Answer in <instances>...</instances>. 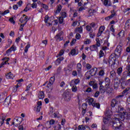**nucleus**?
Wrapping results in <instances>:
<instances>
[{
    "label": "nucleus",
    "instance_id": "nucleus-48",
    "mask_svg": "<svg viewBox=\"0 0 130 130\" xmlns=\"http://www.w3.org/2000/svg\"><path fill=\"white\" fill-rule=\"evenodd\" d=\"M59 24H62V23H63V17H59Z\"/></svg>",
    "mask_w": 130,
    "mask_h": 130
},
{
    "label": "nucleus",
    "instance_id": "nucleus-10",
    "mask_svg": "<svg viewBox=\"0 0 130 130\" xmlns=\"http://www.w3.org/2000/svg\"><path fill=\"white\" fill-rule=\"evenodd\" d=\"M54 81H55V77L54 76L51 77L50 79L49 83L47 85V88H50L52 85H53V83H54Z\"/></svg>",
    "mask_w": 130,
    "mask_h": 130
},
{
    "label": "nucleus",
    "instance_id": "nucleus-26",
    "mask_svg": "<svg viewBox=\"0 0 130 130\" xmlns=\"http://www.w3.org/2000/svg\"><path fill=\"white\" fill-rule=\"evenodd\" d=\"M114 118L113 119H118L119 121H120V118H121V120H123L121 119V116H122V115H119V114H116L114 115Z\"/></svg>",
    "mask_w": 130,
    "mask_h": 130
},
{
    "label": "nucleus",
    "instance_id": "nucleus-31",
    "mask_svg": "<svg viewBox=\"0 0 130 130\" xmlns=\"http://www.w3.org/2000/svg\"><path fill=\"white\" fill-rule=\"evenodd\" d=\"M99 90L101 93H104L105 92H106V89H105L104 86H100Z\"/></svg>",
    "mask_w": 130,
    "mask_h": 130
},
{
    "label": "nucleus",
    "instance_id": "nucleus-50",
    "mask_svg": "<svg viewBox=\"0 0 130 130\" xmlns=\"http://www.w3.org/2000/svg\"><path fill=\"white\" fill-rule=\"evenodd\" d=\"M99 95H100V92L97 91H96V92L94 93V97L95 98H98V96H99Z\"/></svg>",
    "mask_w": 130,
    "mask_h": 130
},
{
    "label": "nucleus",
    "instance_id": "nucleus-23",
    "mask_svg": "<svg viewBox=\"0 0 130 130\" xmlns=\"http://www.w3.org/2000/svg\"><path fill=\"white\" fill-rule=\"evenodd\" d=\"M20 86H21V83H18L17 84V85L13 87V91L14 92V93H16V92H17V91L18 90V88H19V87H20Z\"/></svg>",
    "mask_w": 130,
    "mask_h": 130
},
{
    "label": "nucleus",
    "instance_id": "nucleus-13",
    "mask_svg": "<svg viewBox=\"0 0 130 130\" xmlns=\"http://www.w3.org/2000/svg\"><path fill=\"white\" fill-rule=\"evenodd\" d=\"M104 30H105V27L104 26H101L99 29V32L98 33L97 37H99L101 36V34L103 33Z\"/></svg>",
    "mask_w": 130,
    "mask_h": 130
},
{
    "label": "nucleus",
    "instance_id": "nucleus-36",
    "mask_svg": "<svg viewBox=\"0 0 130 130\" xmlns=\"http://www.w3.org/2000/svg\"><path fill=\"white\" fill-rule=\"evenodd\" d=\"M93 107H96V108H100V104L99 103L92 104Z\"/></svg>",
    "mask_w": 130,
    "mask_h": 130
},
{
    "label": "nucleus",
    "instance_id": "nucleus-35",
    "mask_svg": "<svg viewBox=\"0 0 130 130\" xmlns=\"http://www.w3.org/2000/svg\"><path fill=\"white\" fill-rule=\"evenodd\" d=\"M118 87H119V83L117 81H115L114 83V89H118Z\"/></svg>",
    "mask_w": 130,
    "mask_h": 130
},
{
    "label": "nucleus",
    "instance_id": "nucleus-47",
    "mask_svg": "<svg viewBox=\"0 0 130 130\" xmlns=\"http://www.w3.org/2000/svg\"><path fill=\"white\" fill-rule=\"evenodd\" d=\"M61 17L62 18H66V17H67V13H66V12H62L61 13Z\"/></svg>",
    "mask_w": 130,
    "mask_h": 130
},
{
    "label": "nucleus",
    "instance_id": "nucleus-55",
    "mask_svg": "<svg viewBox=\"0 0 130 130\" xmlns=\"http://www.w3.org/2000/svg\"><path fill=\"white\" fill-rule=\"evenodd\" d=\"M31 7L32 8V9H35V8H37V4L34 3L31 5Z\"/></svg>",
    "mask_w": 130,
    "mask_h": 130
},
{
    "label": "nucleus",
    "instance_id": "nucleus-22",
    "mask_svg": "<svg viewBox=\"0 0 130 130\" xmlns=\"http://www.w3.org/2000/svg\"><path fill=\"white\" fill-rule=\"evenodd\" d=\"M89 48L91 51H95V50H98V47L96 45H93L92 46H90Z\"/></svg>",
    "mask_w": 130,
    "mask_h": 130
},
{
    "label": "nucleus",
    "instance_id": "nucleus-32",
    "mask_svg": "<svg viewBox=\"0 0 130 130\" xmlns=\"http://www.w3.org/2000/svg\"><path fill=\"white\" fill-rule=\"evenodd\" d=\"M4 104L6 105V106H9L10 105V100L8 99V98L5 100Z\"/></svg>",
    "mask_w": 130,
    "mask_h": 130
},
{
    "label": "nucleus",
    "instance_id": "nucleus-54",
    "mask_svg": "<svg viewBox=\"0 0 130 130\" xmlns=\"http://www.w3.org/2000/svg\"><path fill=\"white\" fill-rule=\"evenodd\" d=\"M83 130H90V127L87 125L84 126V127L82 128Z\"/></svg>",
    "mask_w": 130,
    "mask_h": 130
},
{
    "label": "nucleus",
    "instance_id": "nucleus-34",
    "mask_svg": "<svg viewBox=\"0 0 130 130\" xmlns=\"http://www.w3.org/2000/svg\"><path fill=\"white\" fill-rule=\"evenodd\" d=\"M88 102L89 105L93 106V104L94 103V99L90 98V99L88 100Z\"/></svg>",
    "mask_w": 130,
    "mask_h": 130
},
{
    "label": "nucleus",
    "instance_id": "nucleus-11",
    "mask_svg": "<svg viewBox=\"0 0 130 130\" xmlns=\"http://www.w3.org/2000/svg\"><path fill=\"white\" fill-rule=\"evenodd\" d=\"M105 88L106 89H109L110 88V79L108 77H107L105 79Z\"/></svg>",
    "mask_w": 130,
    "mask_h": 130
},
{
    "label": "nucleus",
    "instance_id": "nucleus-44",
    "mask_svg": "<svg viewBox=\"0 0 130 130\" xmlns=\"http://www.w3.org/2000/svg\"><path fill=\"white\" fill-rule=\"evenodd\" d=\"M103 63L105 64H107V63H109V60L107 58H104L103 59Z\"/></svg>",
    "mask_w": 130,
    "mask_h": 130
},
{
    "label": "nucleus",
    "instance_id": "nucleus-53",
    "mask_svg": "<svg viewBox=\"0 0 130 130\" xmlns=\"http://www.w3.org/2000/svg\"><path fill=\"white\" fill-rule=\"evenodd\" d=\"M65 73L67 75H70L71 74V70L69 69H65Z\"/></svg>",
    "mask_w": 130,
    "mask_h": 130
},
{
    "label": "nucleus",
    "instance_id": "nucleus-37",
    "mask_svg": "<svg viewBox=\"0 0 130 130\" xmlns=\"http://www.w3.org/2000/svg\"><path fill=\"white\" fill-rule=\"evenodd\" d=\"M30 44H29V43H27V45L26 46L25 49H24V52L27 53L28 52V49H29V48L30 47Z\"/></svg>",
    "mask_w": 130,
    "mask_h": 130
},
{
    "label": "nucleus",
    "instance_id": "nucleus-12",
    "mask_svg": "<svg viewBox=\"0 0 130 130\" xmlns=\"http://www.w3.org/2000/svg\"><path fill=\"white\" fill-rule=\"evenodd\" d=\"M130 79L127 80V81H123L121 83V89H125L126 86L128 85V82H129Z\"/></svg>",
    "mask_w": 130,
    "mask_h": 130
},
{
    "label": "nucleus",
    "instance_id": "nucleus-46",
    "mask_svg": "<svg viewBox=\"0 0 130 130\" xmlns=\"http://www.w3.org/2000/svg\"><path fill=\"white\" fill-rule=\"evenodd\" d=\"M104 70H101L99 73V76H101V77H103V76H104Z\"/></svg>",
    "mask_w": 130,
    "mask_h": 130
},
{
    "label": "nucleus",
    "instance_id": "nucleus-25",
    "mask_svg": "<svg viewBox=\"0 0 130 130\" xmlns=\"http://www.w3.org/2000/svg\"><path fill=\"white\" fill-rule=\"evenodd\" d=\"M104 6H108V7H111L112 4L111 2L108 1V0H105L104 1Z\"/></svg>",
    "mask_w": 130,
    "mask_h": 130
},
{
    "label": "nucleus",
    "instance_id": "nucleus-4",
    "mask_svg": "<svg viewBox=\"0 0 130 130\" xmlns=\"http://www.w3.org/2000/svg\"><path fill=\"white\" fill-rule=\"evenodd\" d=\"M122 113L123 115H122L121 117V118L122 120H124V119H130V108H127L125 112L123 111Z\"/></svg>",
    "mask_w": 130,
    "mask_h": 130
},
{
    "label": "nucleus",
    "instance_id": "nucleus-57",
    "mask_svg": "<svg viewBox=\"0 0 130 130\" xmlns=\"http://www.w3.org/2000/svg\"><path fill=\"white\" fill-rule=\"evenodd\" d=\"M86 92H87V93H90V92H92V88H91V87L87 88Z\"/></svg>",
    "mask_w": 130,
    "mask_h": 130
},
{
    "label": "nucleus",
    "instance_id": "nucleus-58",
    "mask_svg": "<svg viewBox=\"0 0 130 130\" xmlns=\"http://www.w3.org/2000/svg\"><path fill=\"white\" fill-rule=\"evenodd\" d=\"M49 123L50 125L54 124V123H55V121H54V120H53V119H51L50 120Z\"/></svg>",
    "mask_w": 130,
    "mask_h": 130
},
{
    "label": "nucleus",
    "instance_id": "nucleus-17",
    "mask_svg": "<svg viewBox=\"0 0 130 130\" xmlns=\"http://www.w3.org/2000/svg\"><path fill=\"white\" fill-rule=\"evenodd\" d=\"M61 35H62V32H59L55 37V39H56V40H59V41H61L63 39V38L61 37Z\"/></svg>",
    "mask_w": 130,
    "mask_h": 130
},
{
    "label": "nucleus",
    "instance_id": "nucleus-62",
    "mask_svg": "<svg viewBox=\"0 0 130 130\" xmlns=\"http://www.w3.org/2000/svg\"><path fill=\"white\" fill-rule=\"evenodd\" d=\"M84 10H85V7L83 6L80 7V8L79 9V12H82Z\"/></svg>",
    "mask_w": 130,
    "mask_h": 130
},
{
    "label": "nucleus",
    "instance_id": "nucleus-52",
    "mask_svg": "<svg viewBox=\"0 0 130 130\" xmlns=\"http://www.w3.org/2000/svg\"><path fill=\"white\" fill-rule=\"evenodd\" d=\"M91 29H92V27H91V26L90 25L86 26V30L88 31V32H90V31H91Z\"/></svg>",
    "mask_w": 130,
    "mask_h": 130
},
{
    "label": "nucleus",
    "instance_id": "nucleus-63",
    "mask_svg": "<svg viewBox=\"0 0 130 130\" xmlns=\"http://www.w3.org/2000/svg\"><path fill=\"white\" fill-rule=\"evenodd\" d=\"M76 41H77V40L73 39L71 43V45H73L74 43H76Z\"/></svg>",
    "mask_w": 130,
    "mask_h": 130
},
{
    "label": "nucleus",
    "instance_id": "nucleus-3",
    "mask_svg": "<svg viewBox=\"0 0 130 130\" xmlns=\"http://www.w3.org/2000/svg\"><path fill=\"white\" fill-rule=\"evenodd\" d=\"M63 98L65 101H71L72 99V96H71V92L70 91V89H67L63 93Z\"/></svg>",
    "mask_w": 130,
    "mask_h": 130
},
{
    "label": "nucleus",
    "instance_id": "nucleus-8",
    "mask_svg": "<svg viewBox=\"0 0 130 130\" xmlns=\"http://www.w3.org/2000/svg\"><path fill=\"white\" fill-rule=\"evenodd\" d=\"M114 107V109H115V110H114V112H117V113H122V112L123 111V108H122L121 106H119V105H117Z\"/></svg>",
    "mask_w": 130,
    "mask_h": 130
},
{
    "label": "nucleus",
    "instance_id": "nucleus-43",
    "mask_svg": "<svg viewBox=\"0 0 130 130\" xmlns=\"http://www.w3.org/2000/svg\"><path fill=\"white\" fill-rule=\"evenodd\" d=\"M95 40L96 41V44L95 45H96V46L98 47H100L101 44L100 43V40H99V39L97 38Z\"/></svg>",
    "mask_w": 130,
    "mask_h": 130
},
{
    "label": "nucleus",
    "instance_id": "nucleus-40",
    "mask_svg": "<svg viewBox=\"0 0 130 130\" xmlns=\"http://www.w3.org/2000/svg\"><path fill=\"white\" fill-rule=\"evenodd\" d=\"M116 15V14H115L112 13V14L110 16L107 17H106L105 20H109V19H111V18H113V17H114V16H115Z\"/></svg>",
    "mask_w": 130,
    "mask_h": 130
},
{
    "label": "nucleus",
    "instance_id": "nucleus-2",
    "mask_svg": "<svg viewBox=\"0 0 130 130\" xmlns=\"http://www.w3.org/2000/svg\"><path fill=\"white\" fill-rule=\"evenodd\" d=\"M123 95L120 94L117 96L115 99H113L111 101V106H112V109H114V107L117 105H119L120 104V101L121 100Z\"/></svg>",
    "mask_w": 130,
    "mask_h": 130
},
{
    "label": "nucleus",
    "instance_id": "nucleus-7",
    "mask_svg": "<svg viewBox=\"0 0 130 130\" xmlns=\"http://www.w3.org/2000/svg\"><path fill=\"white\" fill-rule=\"evenodd\" d=\"M22 120H23V119L21 118V117H16L14 118V121L15 122V126H18V125L21 124V123L22 122Z\"/></svg>",
    "mask_w": 130,
    "mask_h": 130
},
{
    "label": "nucleus",
    "instance_id": "nucleus-42",
    "mask_svg": "<svg viewBox=\"0 0 130 130\" xmlns=\"http://www.w3.org/2000/svg\"><path fill=\"white\" fill-rule=\"evenodd\" d=\"M99 56L100 58H101V57H103L104 56V52L103 50H100L99 53Z\"/></svg>",
    "mask_w": 130,
    "mask_h": 130
},
{
    "label": "nucleus",
    "instance_id": "nucleus-16",
    "mask_svg": "<svg viewBox=\"0 0 130 130\" xmlns=\"http://www.w3.org/2000/svg\"><path fill=\"white\" fill-rule=\"evenodd\" d=\"M6 120V116L3 114L0 116V126H2L5 123V120Z\"/></svg>",
    "mask_w": 130,
    "mask_h": 130
},
{
    "label": "nucleus",
    "instance_id": "nucleus-9",
    "mask_svg": "<svg viewBox=\"0 0 130 130\" xmlns=\"http://www.w3.org/2000/svg\"><path fill=\"white\" fill-rule=\"evenodd\" d=\"M110 78L112 80H118V78L116 76V72L114 71H112L110 73Z\"/></svg>",
    "mask_w": 130,
    "mask_h": 130
},
{
    "label": "nucleus",
    "instance_id": "nucleus-61",
    "mask_svg": "<svg viewBox=\"0 0 130 130\" xmlns=\"http://www.w3.org/2000/svg\"><path fill=\"white\" fill-rule=\"evenodd\" d=\"M62 8V7H61V5H59L57 6V10H58V11H59L60 12L61 11Z\"/></svg>",
    "mask_w": 130,
    "mask_h": 130
},
{
    "label": "nucleus",
    "instance_id": "nucleus-38",
    "mask_svg": "<svg viewBox=\"0 0 130 130\" xmlns=\"http://www.w3.org/2000/svg\"><path fill=\"white\" fill-rule=\"evenodd\" d=\"M71 53L72 55H76V54H78L77 53V50L75 49H73L71 50Z\"/></svg>",
    "mask_w": 130,
    "mask_h": 130
},
{
    "label": "nucleus",
    "instance_id": "nucleus-15",
    "mask_svg": "<svg viewBox=\"0 0 130 130\" xmlns=\"http://www.w3.org/2000/svg\"><path fill=\"white\" fill-rule=\"evenodd\" d=\"M128 77V75L127 74V71H124L122 75L121 78V81H124L126 79V78Z\"/></svg>",
    "mask_w": 130,
    "mask_h": 130
},
{
    "label": "nucleus",
    "instance_id": "nucleus-45",
    "mask_svg": "<svg viewBox=\"0 0 130 130\" xmlns=\"http://www.w3.org/2000/svg\"><path fill=\"white\" fill-rule=\"evenodd\" d=\"M129 87H127L122 91V94L123 95L124 94H125V93H127L128 91H129Z\"/></svg>",
    "mask_w": 130,
    "mask_h": 130
},
{
    "label": "nucleus",
    "instance_id": "nucleus-14",
    "mask_svg": "<svg viewBox=\"0 0 130 130\" xmlns=\"http://www.w3.org/2000/svg\"><path fill=\"white\" fill-rule=\"evenodd\" d=\"M3 60H5V61L2 62V63L0 64V69L3 68L5 64H7L8 61L10 60V58L5 57L3 58Z\"/></svg>",
    "mask_w": 130,
    "mask_h": 130
},
{
    "label": "nucleus",
    "instance_id": "nucleus-19",
    "mask_svg": "<svg viewBox=\"0 0 130 130\" xmlns=\"http://www.w3.org/2000/svg\"><path fill=\"white\" fill-rule=\"evenodd\" d=\"M79 83H80V80L77 79H75V80H72L70 85V86H74V85L76 86V85H78Z\"/></svg>",
    "mask_w": 130,
    "mask_h": 130
},
{
    "label": "nucleus",
    "instance_id": "nucleus-18",
    "mask_svg": "<svg viewBox=\"0 0 130 130\" xmlns=\"http://www.w3.org/2000/svg\"><path fill=\"white\" fill-rule=\"evenodd\" d=\"M12 51H16V47H15V45H13L10 49L6 51V53L7 54H10Z\"/></svg>",
    "mask_w": 130,
    "mask_h": 130
},
{
    "label": "nucleus",
    "instance_id": "nucleus-59",
    "mask_svg": "<svg viewBox=\"0 0 130 130\" xmlns=\"http://www.w3.org/2000/svg\"><path fill=\"white\" fill-rule=\"evenodd\" d=\"M72 75H73V76H74V77H76V76H78V73H77V71H74L72 72Z\"/></svg>",
    "mask_w": 130,
    "mask_h": 130
},
{
    "label": "nucleus",
    "instance_id": "nucleus-60",
    "mask_svg": "<svg viewBox=\"0 0 130 130\" xmlns=\"http://www.w3.org/2000/svg\"><path fill=\"white\" fill-rule=\"evenodd\" d=\"M83 127H85V126H84L83 125H80L78 126V129L82 130L83 129Z\"/></svg>",
    "mask_w": 130,
    "mask_h": 130
},
{
    "label": "nucleus",
    "instance_id": "nucleus-5",
    "mask_svg": "<svg viewBox=\"0 0 130 130\" xmlns=\"http://www.w3.org/2000/svg\"><path fill=\"white\" fill-rule=\"evenodd\" d=\"M115 60H116V56L114 53H113L109 57V66H113V64H115Z\"/></svg>",
    "mask_w": 130,
    "mask_h": 130
},
{
    "label": "nucleus",
    "instance_id": "nucleus-21",
    "mask_svg": "<svg viewBox=\"0 0 130 130\" xmlns=\"http://www.w3.org/2000/svg\"><path fill=\"white\" fill-rule=\"evenodd\" d=\"M130 27V19H128L125 23V30H127L129 29Z\"/></svg>",
    "mask_w": 130,
    "mask_h": 130
},
{
    "label": "nucleus",
    "instance_id": "nucleus-20",
    "mask_svg": "<svg viewBox=\"0 0 130 130\" xmlns=\"http://www.w3.org/2000/svg\"><path fill=\"white\" fill-rule=\"evenodd\" d=\"M110 117H104L103 118V122L105 124H107V123H110Z\"/></svg>",
    "mask_w": 130,
    "mask_h": 130
},
{
    "label": "nucleus",
    "instance_id": "nucleus-27",
    "mask_svg": "<svg viewBox=\"0 0 130 130\" xmlns=\"http://www.w3.org/2000/svg\"><path fill=\"white\" fill-rule=\"evenodd\" d=\"M38 97L40 99H43L44 98V91H40L38 94Z\"/></svg>",
    "mask_w": 130,
    "mask_h": 130
},
{
    "label": "nucleus",
    "instance_id": "nucleus-30",
    "mask_svg": "<svg viewBox=\"0 0 130 130\" xmlns=\"http://www.w3.org/2000/svg\"><path fill=\"white\" fill-rule=\"evenodd\" d=\"M77 70L78 73H80L82 71V64L78 63L77 66Z\"/></svg>",
    "mask_w": 130,
    "mask_h": 130
},
{
    "label": "nucleus",
    "instance_id": "nucleus-41",
    "mask_svg": "<svg viewBox=\"0 0 130 130\" xmlns=\"http://www.w3.org/2000/svg\"><path fill=\"white\" fill-rule=\"evenodd\" d=\"M41 7L45 10H48V6L45 4H44L43 3H41Z\"/></svg>",
    "mask_w": 130,
    "mask_h": 130
},
{
    "label": "nucleus",
    "instance_id": "nucleus-64",
    "mask_svg": "<svg viewBox=\"0 0 130 130\" xmlns=\"http://www.w3.org/2000/svg\"><path fill=\"white\" fill-rule=\"evenodd\" d=\"M76 39H80V38H81V35H80V34H77L76 35Z\"/></svg>",
    "mask_w": 130,
    "mask_h": 130
},
{
    "label": "nucleus",
    "instance_id": "nucleus-24",
    "mask_svg": "<svg viewBox=\"0 0 130 130\" xmlns=\"http://www.w3.org/2000/svg\"><path fill=\"white\" fill-rule=\"evenodd\" d=\"M95 69H96L95 71V69L94 68L90 70L89 73L91 76H95V75H96V72H97V68H95Z\"/></svg>",
    "mask_w": 130,
    "mask_h": 130
},
{
    "label": "nucleus",
    "instance_id": "nucleus-49",
    "mask_svg": "<svg viewBox=\"0 0 130 130\" xmlns=\"http://www.w3.org/2000/svg\"><path fill=\"white\" fill-rule=\"evenodd\" d=\"M9 21L12 24H16V21H15V20H14V17H12V18H10Z\"/></svg>",
    "mask_w": 130,
    "mask_h": 130
},
{
    "label": "nucleus",
    "instance_id": "nucleus-28",
    "mask_svg": "<svg viewBox=\"0 0 130 130\" xmlns=\"http://www.w3.org/2000/svg\"><path fill=\"white\" fill-rule=\"evenodd\" d=\"M76 33H82L83 32V27L80 26L75 29Z\"/></svg>",
    "mask_w": 130,
    "mask_h": 130
},
{
    "label": "nucleus",
    "instance_id": "nucleus-39",
    "mask_svg": "<svg viewBox=\"0 0 130 130\" xmlns=\"http://www.w3.org/2000/svg\"><path fill=\"white\" fill-rule=\"evenodd\" d=\"M72 87V90L73 92H76V91H78V88H77V86L75 85H73V86H71Z\"/></svg>",
    "mask_w": 130,
    "mask_h": 130
},
{
    "label": "nucleus",
    "instance_id": "nucleus-56",
    "mask_svg": "<svg viewBox=\"0 0 130 130\" xmlns=\"http://www.w3.org/2000/svg\"><path fill=\"white\" fill-rule=\"evenodd\" d=\"M91 68H92V66H91V64H90L89 63L86 64L87 70H90L91 69Z\"/></svg>",
    "mask_w": 130,
    "mask_h": 130
},
{
    "label": "nucleus",
    "instance_id": "nucleus-1",
    "mask_svg": "<svg viewBox=\"0 0 130 130\" xmlns=\"http://www.w3.org/2000/svg\"><path fill=\"white\" fill-rule=\"evenodd\" d=\"M110 123L114 130H124L125 128L124 124L119 121V119H113Z\"/></svg>",
    "mask_w": 130,
    "mask_h": 130
},
{
    "label": "nucleus",
    "instance_id": "nucleus-33",
    "mask_svg": "<svg viewBox=\"0 0 130 130\" xmlns=\"http://www.w3.org/2000/svg\"><path fill=\"white\" fill-rule=\"evenodd\" d=\"M117 73L118 76H120V75H121V73H122V68H118L117 70Z\"/></svg>",
    "mask_w": 130,
    "mask_h": 130
},
{
    "label": "nucleus",
    "instance_id": "nucleus-29",
    "mask_svg": "<svg viewBox=\"0 0 130 130\" xmlns=\"http://www.w3.org/2000/svg\"><path fill=\"white\" fill-rule=\"evenodd\" d=\"M6 77L7 79H14V75L12 74V73L10 72L9 73H8L6 75Z\"/></svg>",
    "mask_w": 130,
    "mask_h": 130
},
{
    "label": "nucleus",
    "instance_id": "nucleus-6",
    "mask_svg": "<svg viewBox=\"0 0 130 130\" xmlns=\"http://www.w3.org/2000/svg\"><path fill=\"white\" fill-rule=\"evenodd\" d=\"M122 49V47L120 45L117 46V48L115 50V53H114V54L116 56H120V53H121Z\"/></svg>",
    "mask_w": 130,
    "mask_h": 130
},
{
    "label": "nucleus",
    "instance_id": "nucleus-51",
    "mask_svg": "<svg viewBox=\"0 0 130 130\" xmlns=\"http://www.w3.org/2000/svg\"><path fill=\"white\" fill-rule=\"evenodd\" d=\"M31 87H32V84L30 83L26 88V89L25 90V91H29V90H30V88H31Z\"/></svg>",
    "mask_w": 130,
    "mask_h": 130
}]
</instances>
